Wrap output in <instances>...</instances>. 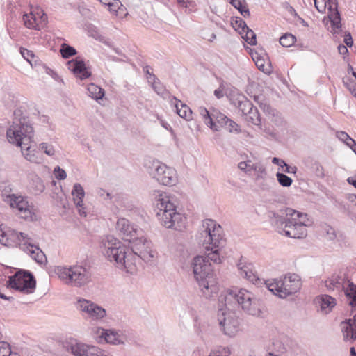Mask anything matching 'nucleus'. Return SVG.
Returning <instances> with one entry per match:
<instances>
[{"mask_svg": "<svg viewBox=\"0 0 356 356\" xmlns=\"http://www.w3.org/2000/svg\"><path fill=\"white\" fill-rule=\"evenodd\" d=\"M349 280L345 272L339 271L334 273L332 276L325 281V286L329 291H339L343 290L346 286Z\"/></svg>", "mask_w": 356, "mask_h": 356, "instance_id": "22", "label": "nucleus"}, {"mask_svg": "<svg viewBox=\"0 0 356 356\" xmlns=\"http://www.w3.org/2000/svg\"><path fill=\"white\" fill-rule=\"evenodd\" d=\"M276 177L279 184L282 186L289 187L293 182L292 179L284 173L277 172Z\"/></svg>", "mask_w": 356, "mask_h": 356, "instance_id": "44", "label": "nucleus"}, {"mask_svg": "<svg viewBox=\"0 0 356 356\" xmlns=\"http://www.w3.org/2000/svg\"><path fill=\"white\" fill-rule=\"evenodd\" d=\"M3 200L14 211L15 214L26 221L38 220L37 209L29 197L18 193H9L4 195Z\"/></svg>", "mask_w": 356, "mask_h": 356, "instance_id": "10", "label": "nucleus"}, {"mask_svg": "<svg viewBox=\"0 0 356 356\" xmlns=\"http://www.w3.org/2000/svg\"><path fill=\"white\" fill-rule=\"evenodd\" d=\"M252 59L254 60L255 65L261 71L266 72V69L264 64V60L263 58H259V56L254 57L252 56Z\"/></svg>", "mask_w": 356, "mask_h": 356, "instance_id": "57", "label": "nucleus"}, {"mask_svg": "<svg viewBox=\"0 0 356 356\" xmlns=\"http://www.w3.org/2000/svg\"><path fill=\"white\" fill-rule=\"evenodd\" d=\"M272 163L275 165H277L281 167V168H283L284 165H286V163L284 160L280 159L277 157L273 158Z\"/></svg>", "mask_w": 356, "mask_h": 356, "instance_id": "63", "label": "nucleus"}, {"mask_svg": "<svg viewBox=\"0 0 356 356\" xmlns=\"http://www.w3.org/2000/svg\"><path fill=\"white\" fill-rule=\"evenodd\" d=\"M116 229L123 240L131 242L137 236H140L137 227L126 218H120L116 223Z\"/></svg>", "mask_w": 356, "mask_h": 356, "instance_id": "18", "label": "nucleus"}, {"mask_svg": "<svg viewBox=\"0 0 356 356\" xmlns=\"http://www.w3.org/2000/svg\"><path fill=\"white\" fill-rule=\"evenodd\" d=\"M198 111L206 125L214 131L218 130L214 121L223 127L229 119L225 114L216 109L209 112L205 107L200 106Z\"/></svg>", "mask_w": 356, "mask_h": 356, "instance_id": "16", "label": "nucleus"}, {"mask_svg": "<svg viewBox=\"0 0 356 356\" xmlns=\"http://www.w3.org/2000/svg\"><path fill=\"white\" fill-rule=\"evenodd\" d=\"M325 3V8L327 7L329 10V18L331 22V32L333 34L337 33L341 31V16L338 10V1L337 0H327Z\"/></svg>", "mask_w": 356, "mask_h": 356, "instance_id": "20", "label": "nucleus"}, {"mask_svg": "<svg viewBox=\"0 0 356 356\" xmlns=\"http://www.w3.org/2000/svg\"><path fill=\"white\" fill-rule=\"evenodd\" d=\"M247 270L248 271L243 272V277L246 278L247 280L252 282L257 280V276L252 271V268L251 269H248Z\"/></svg>", "mask_w": 356, "mask_h": 356, "instance_id": "58", "label": "nucleus"}, {"mask_svg": "<svg viewBox=\"0 0 356 356\" xmlns=\"http://www.w3.org/2000/svg\"><path fill=\"white\" fill-rule=\"evenodd\" d=\"M353 318L343 322L344 325L342 327L344 339L346 341H353L356 339V328L353 324Z\"/></svg>", "mask_w": 356, "mask_h": 356, "instance_id": "28", "label": "nucleus"}, {"mask_svg": "<svg viewBox=\"0 0 356 356\" xmlns=\"http://www.w3.org/2000/svg\"><path fill=\"white\" fill-rule=\"evenodd\" d=\"M343 82L345 84L346 87L349 90V91L353 95L356 96V83H355L354 81H350L349 82H347L345 80H343Z\"/></svg>", "mask_w": 356, "mask_h": 356, "instance_id": "59", "label": "nucleus"}, {"mask_svg": "<svg viewBox=\"0 0 356 356\" xmlns=\"http://www.w3.org/2000/svg\"><path fill=\"white\" fill-rule=\"evenodd\" d=\"M88 92L89 95L96 100L102 99L105 95L104 89L94 83L88 85Z\"/></svg>", "mask_w": 356, "mask_h": 356, "instance_id": "33", "label": "nucleus"}, {"mask_svg": "<svg viewBox=\"0 0 356 356\" xmlns=\"http://www.w3.org/2000/svg\"><path fill=\"white\" fill-rule=\"evenodd\" d=\"M131 248H139L140 249L149 248V245L152 244L151 241L147 240L143 236H137L132 241Z\"/></svg>", "mask_w": 356, "mask_h": 356, "instance_id": "38", "label": "nucleus"}, {"mask_svg": "<svg viewBox=\"0 0 356 356\" xmlns=\"http://www.w3.org/2000/svg\"><path fill=\"white\" fill-rule=\"evenodd\" d=\"M45 72L51 76L55 81H62V79L60 77V76L52 69L44 66Z\"/></svg>", "mask_w": 356, "mask_h": 356, "instance_id": "60", "label": "nucleus"}, {"mask_svg": "<svg viewBox=\"0 0 356 356\" xmlns=\"http://www.w3.org/2000/svg\"><path fill=\"white\" fill-rule=\"evenodd\" d=\"M95 337L99 343H106L116 345L123 343L120 334L113 330L97 327L95 332Z\"/></svg>", "mask_w": 356, "mask_h": 356, "instance_id": "19", "label": "nucleus"}, {"mask_svg": "<svg viewBox=\"0 0 356 356\" xmlns=\"http://www.w3.org/2000/svg\"><path fill=\"white\" fill-rule=\"evenodd\" d=\"M121 6H122V4L119 0H111V2L107 7L111 13L118 15V12Z\"/></svg>", "mask_w": 356, "mask_h": 356, "instance_id": "47", "label": "nucleus"}, {"mask_svg": "<svg viewBox=\"0 0 356 356\" xmlns=\"http://www.w3.org/2000/svg\"><path fill=\"white\" fill-rule=\"evenodd\" d=\"M231 354L230 350L227 347H224L218 350L213 351L209 356H229Z\"/></svg>", "mask_w": 356, "mask_h": 356, "instance_id": "54", "label": "nucleus"}, {"mask_svg": "<svg viewBox=\"0 0 356 356\" xmlns=\"http://www.w3.org/2000/svg\"><path fill=\"white\" fill-rule=\"evenodd\" d=\"M21 152L24 159L31 163L40 164L44 161V156L39 147L35 146H27L22 145Z\"/></svg>", "mask_w": 356, "mask_h": 356, "instance_id": "24", "label": "nucleus"}, {"mask_svg": "<svg viewBox=\"0 0 356 356\" xmlns=\"http://www.w3.org/2000/svg\"><path fill=\"white\" fill-rule=\"evenodd\" d=\"M231 103L237 107L243 115L247 114L254 107L252 103L243 94L237 93L232 95Z\"/></svg>", "mask_w": 356, "mask_h": 356, "instance_id": "25", "label": "nucleus"}, {"mask_svg": "<svg viewBox=\"0 0 356 356\" xmlns=\"http://www.w3.org/2000/svg\"><path fill=\"white\" fill-rule=\"evenodd\" d=\"M244 40L250 45H255L257 43L255 33L248 26V29L244 30V33L241 35Z\"/></svg>", "mask_w": 356, "mask_h": 356, "instance_id": "40", "label": "nucleus"}, {"mask_svg": "<svg viewBox=\"0 0 356 356\" xmlns=\"http://www.w3.org/2000/svg\"><path fill=\"white\" fill-rule=\"evenodd\" d=\"M13 121L6 131L8 141L18 147L27 145L33 137V128L24 115L21 108L13 112Z\"/></svg>", "mask_w": 356, "mask_h": 356, "instance_id": "6", "label": "nucleus"}, {"mask_svg": "<svg viewBox=\"0 0 356 356\" xmlns=\"http://www.w3.org/2000/svg\"><path fill=\"white\" fill-rule=\"evenodd\" d=\"M191 268L203 296L210 298L218 291L211 265L204 256L197 255L191 262Z\"/></svg>", "mask_w": 356, "mask_h": 356, "instance_id": "5", "label": "nucleus"}, {"mask_svg": "<svg viewBox=\"0 0 356 356\" xmlns=\"http://www.w3.org/2000/svg\"><path fill=\"white\" fill-rule=\"evenodd\" d=\"M327 238L330 241H333L337 238V234L332 227H328L327 229Z\"/></svg>", "mask_w": 356, "mask_h": 356, "instance_id": "62", "label": "nucleus"}, {"mask_svg": "<svg viewBox=\"0 0 356 356\" xmlns=\"http://www.w3.org/2000/svg\"><path fill=\"white\" fill-rule=\"evenodd\" d=\"M231 25L240 35H243L244 30L248 29L245 22L239 17H232Z\"/></svg>", "mask_w": 356, "mask_h": 356, "instance_id": "34", "label": "nucleus"}, {"mask_svg": "<svg viewBox=\"0 0 356 356\" xmlns=\"http://www.w3.org/2000/svg\"><path fill=\"white\" fill-rule=\"evenodd\" d=\"M315 302L321 312L325 314L330 313L336 305L335 298L325 294L317 296Z\"/></svg>", "mask_w": 356, "mask_h": 356, "instance_id": "26", "label": "nucleus"}, {"mask_svg": "<svg viewBox=\"0 0 356 356\" xmlns=\"http://www.w3.org/2000/svg\"><path fill=\"white\" fill-rule=\"evenodd\" d=\"M8 286L26 294L32 293L36 286L33 275L28 270H20L8 277Z\"/></svg>", "mask_w": 356, "mask_h": 356, "instance_id": "12", "label": "nucleus"}, {"mask_svg": "<svg viewBox=\"0 0 356 356\" xmlns=\"http://www.w3.org/2000/svg\"><path fill=\"white\" fill-rule=\"evenodd\" d=\"M39 149L40 152H43L44 154L49 156H54L56 154V149L54 145L48 143H41L39 145Z\"/></svg>", "mask_w": 356, "mask_h": 356, "instance_id": "42", "label": "nucleus"}, {"mask_svg": "<svg viewBox=\"0 0 356 356\" xmlns=\"http://www.w3.org/2000/svg\"><path fill=\"white\" fill-rule=\"evenodd\" d=\"M68 69L76 77L83 80L91 76V72L81 57H76L67 62Z\"/></svg>", "mask_w": 356, "mask_h": 356, "instance_id": "21", "label": "nucleus"}, {"mask_svg": "<svg viewBox=\"0 0 356 356\" xmlns=\"http://www.w3.org/2000/svg\"><path fill=\"white\" fill-rule=\"evenodd\" d=\"M151 173L154 178L163 185L173 186L177 182L176 170L159 161L152 162Z\"/></svg>", "mask_w": 356, "mask_h": 356, "instance_id": "14", "label": "nucleus"}, {"mask_svg": "<svg viewBox=\"0 0 356 356\" xmlns=\"http://www.w3.org/2000/svg\"><path fill=\"white\" fill-rule=\"evenodd\" d=\"M55 177L58 180H63L66 178L67 174L65 171L61 169L59 166L54 168Z\"/></svg>", "mask_w": 356, "mask_h": 356, "instance_id": "56", "label": "nucleus"}, {"mask_svg": "<svg viewBox=\"0 0 356 356\" xmlns=\"http://www.w3.org/2000/svg\"><path fill=\"white\" fill-rule=\"evenodd\" d=\"M198 111L206 125L214 131L218 130L214 121L223 127L229 119L225 114L216 109L209 112L205 107L200 106Z\"/></svg>", "mask_w": 356, "mask_h": 356, "instance_id": "17", "label": "nucleus"}, {"mask_svg": "<svg viewBox=\"0 0 356 356\" xmlns=\"http://www.w3.org/2000/svg\"><path fill=\"white\" fill-rule=\"evenodd\" d=\"M344 42L347 47H350L353 46V40L352 36L350 33L346 34L345 38H344Z\"/></svg>", "mask_w": 356, "mask_h": 356, "instance_id": "64", "label": "nucleus"}, {"mask_svg": "<svg viewBox=\"0 0 356 356\" xmlns=\"http://www.w3.org/2000/svg\"><path fill=\"white\" fill-rule=\"evenodd\" d=\"M296 37L291 33H285L280 38V44L284 47H291L296 42Z\"/></svg>", "mask_w": 356, "mask_h": 356, "instance_id": "41", "label": "nucleus"}, {"mask_svg": "<svg viewBox=\"0 0 356 356\" xmlns=\"http://www.w3.org/2000/svg\"><path fill=\"white\" fill-rule=\"evenodd\" d=\"M32 187L34 189L33 192L35 194H38L42 193L44 190V185L42 181V179L35 176L32 180Z\"/></svg>", "mask_w": 356, "mask_h": 356, "instance_id": "43", "label": "nucleus"}, {"mask_svg": "<svg viewBox=\"0 0 356 356\" xmlns=\"http://www.w3.org/2000/svg\"><path fill=\"white\" fill-rule=\"evenodd\" d=\"M60 52L63 58H69L77 54L75 48L66 43H63L60 45Z\"/></svg>", "mask_w": 356, "mask_h": 356, "instance_id": "37", "label": "nucleus"}, {"mask_svg": "<svg viewBox=\"0 0 356 356\" xmlns=\"http://www.w3.org/2000/svg\"><path fill=\"white\" fill-rule=\"evenodd\" d=\"M56 273L65 284L74 287L84 286L92 281L91 268L86 264L58 266Z\"/></svg>", "mask_w": 356, "mask_h": 356, "instance_id": "8", "label": "nucleus"}, {"mask_svg": "<svg viewBox=\"0 0 356 356\" xmlns=\"http://www.w3.org/2000/svg\"><path fill=\"white\" fill-rule=\"evenodd\" d=\"M3 102L7 108L10 110L14 109L13 112L17 108H21L24 112V108L22 106H19L18 97L15 95L11 93L6 94L3 98Z\"/></svg>", "mask_w": 356, "mask_h": 356, "instance_id": "30", "label": "nucleus"}, {"mask_svg": "<svg viewBox=\"0 0 356 356\" xmlns=\"http://www.w3.org/2000/svg\"><path fill=\"white\" fill-rule=\"evenodd\" d=\"M0 356H17L12 355L9 344L4 341L0 342Z\"/></svg>", "mask_w": 356, "mask_h": 356, "instance_id": "49", "label": "nucleus"}, {"mask_svg": "<svg viewBox=\"0 0 356 356\" xmlns=\"http://www.w3.org/2000/svg\"><path fill=\"white\" fill-rule=\"evenodd\" d=\"M30 4V0H8L7 8L10 11H14L15 8H24Z\"/></svg>", "mask_w": 356, "mask_h": 356, "instance_id": "39", "label": "nucleus"}, {"mask_svg": "<svg viewBox=\"0 0 356 356\" xmlns=\"http://www.w3.org/2000/svg\"><path fill=\"white\" fill-rule=\"evenodd\" d=\"M77 307L84 316L92 321L100 320L106 316V310L103 307L84 298L78 300Z\"/></svg>", "mask_w": 356, "mask_h": 356, "instance_id": "15", "label": "nucleus"}, {"mask_svg": "<svg viewBox=\"0 0 356 356\" xmlns=\"http://www.w3.org/2000/svg\"><path fill=\"white\" fill-rule=\"evenodd\" d=\"M72 195L73 196L74 202L77 208V211L81 216L86 217L87 211L83 207V200L85 197V191L82 186L76 183L73 186L72 190Z\"/></svg>", "mask_w": 356, "mask_h": 356, "instance_id": "23", "label": "nucleus"}, {"mask_svg": "<svg viewBox=\"0 0 356 356\" xmlns=\"http://www.w3.org/2000/svg\"><path fill=\"white\" fill-rule=\"evenodd\" d=\"M266 284L268 289L274 295L280 298H286L300 289L302 281L298 274L288 273L282 278L269 280L266 281Z\"/></svg>", "mask_w": 356, "mask_h": 356, "instance_id": "9", "label": "nucleus"}, {"mask_svg": "<svg viewBox=\"0 0 356 356\" xmlns=\"http://www.w3.org/2000/svg\"><path fill=\"white\" fill-rule=\"evenodd\" d=\"M20 54L22 57L27 61L31 66L37 65V57L32 51H30L26 48L20 47Z\"/></svg>", "mask_w": 356, "mask_h": 356, "instance_id": "36", "label": "nucleus"}, {"mask_svg": "<svg viewBox=\"0 0 356 356\" xmlns=\"http://www.w3.org/2000/svg\"><path fill=\"white\" fill-rule=\"evenodd\" d=\"M131 250L135 255L138 256L145 262L151 261L152 259L154 257V252L152 248V244L149 245V248L139 250V248L137 247L131 248Z\"/></svg>", "mask_w": 356, "mask_h": 356, "instance_id": "31", "label": "nucleus"}, {"mask_svg": "<svg viewBox=\"0 0 356 356\" xmlns=\"http://www.w3.org/2000/svg\"><path fill=\"white\" fill-rule=\"evenodd\" d=\"M311 169L317 177L321 178L324 177V169L319 162L315 161L312 164Z\"/></svg>", "mask_w": 356, "mask_h": 356, "instance_id": "48", "label": "nucleus"}, {"mask_svg": "<svg viewBox=\"0 0 356 356\" xmlns=\"http://www.w3.org/2000/svg\"><path fill=\"white\" fill-rule=\"evenodd\" d=\"M30 4L24 8H15L12 13L16 14L19 13L22 14V22L24 26L29 29L40 31L41 30L47 23V15L41 9H37L33 10L32 8L29 9V12L26 10Z\"/></svg>", "mask_w": 356, "mask_h": 356, "instance_id": "11", "label": "nucleus"}, {"mask_svg": "<svg viewBox=\"0 0 356 356\" xmlns=\"http://www.w3.org/2000/svg\"><path fill=\"white\" fill-rule=\"evenodd\" d=\"M99 195L102 197L104 200H110L113 202L118 201V195H114L111 193L106 191L105 190L101 189L99 192Z\"/></svg>", "mask_w": 356, "mask_h": 356, "instance_id": "53", "label": "nucleus"}, {"mask_svg": "<svg viewBox=\"0 0 356 356\" xmlns=\"http://www.w3.org/2000/svg\"><path fill=\"white\" fill-rule=\"evenodd\" d=\"M337 137L339 140L343 142L347 146L348 144L351 143V140H354L345 131H337L336 134Z\"/></svg>", "mask_w": 356, "mask_h": 356, "instance_id": "50", "label": "nucleus"}, {"mask_svg": "<svg viewBox=\"0 0 356 356\" xmlns=\"http://www.w3.org/2000/svg\"><path fill=\"white\" fill-rule=\"evenodd\" d=\"M237 266L239 271V274L241 277L243 276V271H248V269H251L252 268L251 264H247L245 261H244L243 259H240L237 264Z\"/></svg>", "mask_w": 356, "mask_h": 356, "instance_id": "52", "label": "nucleus"}, {"mask_svg": "<svg viewBox=\"0 0 356 356\" xmlns=\"http://www.w3.org/2000/svg\"><path fill=\"white\" fill-rule=\"evenodd\" d=\"M199 240L204 246V257L209 262L211 261L215 264L221 263L220 251L225 243L221 226L213 220L206 219L203 221Z\"/></svg>", "mask_w": 356, "mask_h": 356, "instance_id": "2", "label": "nucleus"}, {"mask_svg": "<svg viewBox=\"0 0 356 356\" xmlns=\"http://www.w3.org/2000/svg\"><path fill=\"white\" fill-rule=\"evenodd\" d=\"M225 308L218 312V321L224 334L232 337L240 330V323L236 314L231 311L229 305L234 300L247 314L258 316L261 313L259 300L250 291L241 289L231 290L225 295Z\"/></svg>", "mask_w": 356, "mask_h": 356, "instance_id": "1", "label": "nucleus"}, {"mask_svg": "<svg viewBox=\"0 0 356 356\" xmlns=\"http://www.w3.org/2000/svg\"><path fill=\"white\" fill-rule=\"evenodd\" d=\"M286 216L273 214L272 223L277 231L293 238H302L307 236L306 227L309 225L307 215L291 208L285 209Z\"/></svg>", "mask_w": 356, "mask_h": 356, "instance_id": "3", "label": "nucleus"}, {"mask_svg": "<svg viewBox=\"0 0 356 356\" xmlns=\"http://www.w3.org/2000/svg\"><path fill=\"white\" fill-rule=\"evenodd\" d=\"M255 163H252L251 161H241L238 163V168L245 173L250 175L254 170Z\"/></svg>", "mask_w": 356, "mask_h": 356, "instance_id": "45", "label": "nucleus"}, {"mask_svg": "<svg viewBox=\"0 0 356 356\" xmlns=\"http://www.w3.org/2000/svg\"><path fill=\"white\" fill-rule=\"evenodd\" d=\"M229 3L237 9L243 17H248L250 15L245 0H229Z\"/></svg>", "mask_w": 356, "mask_h": 356, "instance_id": "32", "label": "nucleus"}, {"mask_svg": "<svg viewBox=\"0 0 356 356\" xmlns=\"http://www.w3.org/2000/svg\"><path fill=\"white\" fill-rule=\"evenodd\" d=\"M102 252L108 261L118 268L131 273L132 267L127 259V248L113 236L108 235L102 241Z\"/></svg>", "mask_w": 356, "mask_h": 356, "instance_id": "7", "label": "nucleus"}, {"mask_svg": "<svg viewBox=\"0 0 356 356\" xmlns=\"http://www.w3.org/2000/svg\"><path fill=\"white\" fill-rule=\"evenodd\" d=\"M345 295L349 301V304L352 307L356 306V284H355L350 280H348L346 286L343 289Z\"/></svg>", "mask_w": 356, "mask_h": 356, "instance_id": "29", "label": "nucleus"}, {"mask_svg": "<svg viewBox=\"0 0 356 356\" xmlns=\"http://www.w3.org/2000/svg\"><path fill=\"white\" fill-rule=\"evenodd\" d=\"M175 101V107L176 108L177 113L182 118L190 120L192 119V111L185 104L178 100L175 97H173Z\"/></svg>", "mask_w": 356, "mask_h": 356, "instance_id": "27", "label": "nucleus"}, {"mask_svg": "<svg viewBox=\"0 0 356 356\" xmlns=\"http://www.w3.org/2000/svg\"><path fill=\"white\" fill-rule=\"evenodd\" d=\"M152 87L159 95H163L165 92V87L159 80L154 83Z\"/></svg>", "mask_w": 356, "mask_h": 356, "instance_id": "55", "label": "nucleus"}, {"mask_svg": "<svg viewBox=\"0 0 356 356\" xmlns=\"http://www.w3.org/2000/svg\"><path fill=\"white\" fill-rule=\"evenodd\" d=\"M253 171L257 174V179L264 178L266 175V169L261 164L255 163Z\"/></svg>", "mask_w": 356, "mask_h": 356, "instance_id": "51", "label": "nucleus"}, {"mask_svg": "<svg viewBox=\"0 0 356 356\" xmlns=\"http://www.w3.org/2000/svg\"><path fill=\"white\" fill-rule=\"evenodd\" d=\"M155 207L158 220L163 227L177 231L185 229L186 218L177 211L176 206L165 193L158 192Z\"/></svg>", "mask_w": 356, "mask_h": 356, "instance_id": "4", "label": "nucleus"}, {"mask_svg": "<svg viewBox=\"0 0 356 356\" xmlns=\"http://www.w3.org/2000/svg\"><path fill=\"white\" fill-rule=\"evenodd\" d=\"M223 127L231 133H239L241 131L239 125L230 118L228 119L227 122Z\"/></svg>", "mask_w": 356, "mask_h": 356, "instance_id": "46", "label": "nucleus"}, {"mask_svg": "<svg viewBox=\"0 0 356 356\" xmlns=\"http://www.w3.org/2000/svg\"><path fill=\"white\" fill-rule=\"evenodd\" d=\"M17 243L21 250L26 252L38 264L46 261V257L40 248L33 244V239L27 234L16 232L15 233Z\"/></svg>", "mask_w": 356, "mask_h": 356, "instance_id": "13", "label": "nucleus"}, {"mask_svg": "<svg viewBox=\"0 0 356 356\" xmlns=\"http://www.w3.org/2000/svg\"><path fill=\"white\" fill-rule=\"evenodd\" d=\"M314 5L316 9L320 12L323 13L325 9V3L323 0H314Z\"/></svg>", "mask_w": 356, "mask_h": 356, "instance_id": "61", "label": "nucleus"}, {"mask_svg": "<svg viewBox=\"0 0 356 356\" xmlns=\"http://www.w3.org/2000/svg\"><path fill=\"white\" fill-rule=\"evenodd\" d=\"M245 115L247 116L246 120L248 122L257 126L260 127L261 125L260 115L255 106H254L252 110H250V112H248Z\"/></svg>", "mask_w": 356, "mask_h": 356, "instance_id": "35", "label": "nucleus"}]
</instances>
